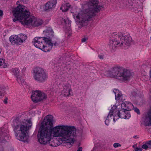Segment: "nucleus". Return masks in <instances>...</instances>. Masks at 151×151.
<instances>
[{"instance_id":"423d86ee","label":"nucleus","mask_w":151,"mask_h":151,"mask_svg":"<svg viewBox=\"0 0 151 151\" xmlns=\"http://www.w3.org/2000/svg\"><path fill=\"white\" fill-rule=\"evenodd\" d=\"M104 75L107 77L126 81L132 77L133 73L129 70L119 67H115L105 71Z\"/></svg>"},{"instance_id":"c85d7f7f","label":"nucleus","mask_w":151,"mask_h":151,"mask_svg":"<svg viewBox=\"0 0 151 151\" xmlns=\"http://www.w3.org/2000/svg\"><path fill=\"white\" fill-rule=\"evenodd\" d=\"M17 78V80L19 83L23 82V80H22V78L20 77V75L18 77H16Z\"/></svg>"},{"instance_id":"7ed1b4c3","label":"nucleus","mask_w":151,"mask_h":151,"mask_svg":"<svg viewBox=\"0 0 151 151\" xmlns=\"http://www.w3.org/2000/svg\"><path fill=\"white\" fill-rule=\"evenodd\" d=\"M99 3L97 0H89L85 5L86 8L78 13L76 16V19L81 23H86L91 20L103 7L102 6L99 5Z\"/></svg>"},{"instance_id":"f3484780","label":"nucleus","mask_w":151,"mask_h":151,"mask_svg":"<svg viewBox=\"0 0 151 151\" xmlns=\"http://www.w3.org/2000/svg\"><path fill=\"white\" fill-rule=\"evenodd\" d=\"M117 113L119 114L121 118L128 119L131 116V115L129 113L128 111H126L123 109L119 111L118 110Z\"/></svg>"},{"instance_id":"cd10ccee","label":"nucleus","mask_w":151,"mask_h":151,"mask_svg":"<svg viewBox=\"0 0 151 151\" xmlns=\"http://www.w3.org/2000/svg\"><path fill=\"white\" fill-rule=\"evenodd\" d=\"M146 119L147 122L151 125V111H149L148 114V116Z\"/></svg>"},{"instance_id":"c756f323","label":"nucleus","mask_w":151,"mask_h":151,"mask_svg":"<svg viewBox=\"0 0 151 151\" xmlns=\"http://www.w3.org/2000/svg\"><path fill=\"white\" fill-rule=\"evenodd\" d=\"M4 92V89L2 87H0V96H2Z\"/></svg>"},{"instance_id":"4be33fe9","label":"nucleus","mask_w":151,"mask_h":151,"mask_svg":"<svg viewBox=\"0 0 151 151\" xmlns=\"http://www.w3.org/2000/svg\"><path fill=\"white\" fill-rule=\"evenodd\" d=\"M53 42V45L55 47H60L62 45V42L59 39H56V40Z\"/></svg>"},{"instance_id":"2eb2a0df","label":"nucleus","mask_w":151,"mask_h":151,"mask_svg":"<svg viewBox=\"0 0 151 151\" xmlns=\"http://www.w3.org/2000/svg\"><path fill=\"white\" fill-rule=\"evenodd\" d=\"M63 90L62 91V93L65 96H68L70 94L71 91L70 86L69 84H66L63 86Z\"/></svg>"},{"instance_id":"20e7f679","label":"nucleus","mask_w":151,"mask_h":151,"mask_svg":"<svg viewBox=\"0 0 151 151\" xmlns=\"http://www.w3.org/2000/svg\"><path fill=\"white\" fill-rule=\"evenodd\" d=\"M32 125V122L30 119L20 121L19 119L17 118L14 120L12 127L16 138L24 142H27L28 138L27 133Z\"/></svg>"},{"instance_id":"4468645a","label":"nucleus","mask_w":151,"mask_h":151,"mask_svg":"<svg viewBox=\"0 0 151 151\" xmlns=\"http://www.w3.org/2000/svg\"><path fill=\"white\" fill-rule=\"evenodd\" d=\"M56 3V0H50L46 4L45 10L47 11L52 9L55 7Z\"/></svg>"},{"instance_id":"f257e3e1","label":"nucleus","mask_w":151,"mask_h":151,"mask_svg":"<svg viewBox=\"0 0 151 151\" xmlns=\"http://www.w3.org/2000/svg\"><path fill=\"white\" fill-rule=\"evenodd\" d=\"M53 118L50 115L45 117L37 135L38 142L41 144L45 145L50 140L52 136L59 137L61 141H65L71 145L76 136V128L64 125L53 127Z\"/></svg>"},{"instance_id":"72a5a7b5","label":"nucleus","mask_w":151,"mask_h":151,"mask_svg":"<svg viewBox=\"0 0 151 151\" xmlns=\"http://www.w3.org/2000/svg\"><path fill=\"white\" fill-rule=\"evenodd\" d=\"M134 109V111H135L138 114H140V112L139 110V109H137V108H134V107L133 109Z\"/></svg>"},{"instance_id":"f03ea898","label":"nucleus","mask_w":151,"mask_h":151,"mask_svg":"<svg viewBox=\"0 0 151 151\" xmlns=\"http://www.w3.org/2000/svg\"><path fill=\"white\" fill-rule=\"evenodd\" d=\"M14 15L15 19H13L14 22L19 20H22L21 22L23 24L29 27H38L43 23L41 20H37L34 17L30 16L29 12L27 8L23 5L17 6L14 10Z\"/></svg>"},{"instance_id":"412c9836","label":"nucleus","mask_w":151,"mask_h":151,"mask_svg":"<svg viewBox=\"0 0 151 151\" xmlns=\"http://www.w3.org/2000/svg\"><path fill=\"white\" fill-rule=\"evenodd\" d=\"M70 5L69 3H66L63 5L60 8V9H62L63 12H66L68 11L70 7Z\"/></svg>"},{"instance_id":"39448f33","label":"nucleus","mask_w":151,"mask_h":151,"mask_svg":"<svg viewBox=\"0 0 151 151\" xmlns=\"http://www.w3.org/2000/svg\"><path fill=\"white\" fill-rule=\"evenodd\" d=\"M111 36L109 41V47L113 50H115L117 47L123 46L126 47L131 45L132 39L129 35L115 32L112 34Z\"/></svg>"},{"instance_id":"37998d69","label":"nucleus","mask_w":151,"mask_h":151,"mask_svg":"<svg viewBox=\"0 0 151 151\" xmlns=\"http://www.w3.org/2000/svg\"><path fill=\"white\" fill-rule=\"evenodd\" d=\"M3 11L1 10H0V16H1L2 15H3Z\"/></svg>"},{"instance_id":"a878e982","label":"nucleus","mask_w":151,"mask_h":151,"mask_svg":"<svg viewBox=\"0 0 151 151\" xmlns=\"http://www.w3.org/2000/svg\"><path fill=\"white\" fill-rule=\"evenodd\" d=\"M20 39L21 40V41L22 43L23 41H25L27 38V36L25 35H23L22 34H20L18 35Z\"/></svg>"},{"instance_id":"1a4fd4ad","label":"nucleus","mask_w":151,"mask_h":151,"mask_svg":"<svg viewBox=\"0 0 151 151\" xmlns=\"http://www.w3.org/2000/svg\"><path fill=\"white\" fill-rule=\"evenodd\" d=\"M47 38L45 37H35L33 41V44L35 47L40 49L43 46V43L45 42V39Z\"/></svg>"},{"instance_id":"9b49d317","label":"nucleus","mask_w":151,"mask_h":151,"mask_svg":"<svg viewBox=\"0 0 151 151\" xmlns=\"http://www.w3.org/2000/svg\"><path fill=\"white\" fill-rule=\"evenodd\" d=\"M45 42L44 43L46 45L43 44V46H42L41 48H40L43 51L46 52L50 50L53 46V43L52 42L50 38H45Z\"/></svg>"},{"instance_id":"bb28decb","label":"nucleus","mask_w":151,"mask_h":151,"mask_svg":"<svg viewBox=\"0 0 151 151\" xmlns=\"http://www.w3.org/2000/svg\"><path fill=\"white\" fill-rule=\"evenodd\" d=\"M6 66L5 60L4 59H0V67L1 68H5Z\"/></svg>"},{"instance_id":"a211bd4d","label":"nucleus","mask_w":151,"mask_h":151,"mask_svg":"<svg viewBox=\"0 0 151 151\" xmlns=\"http://www.w3.org/2000/svg\"><path fill=\"white\" fill-rule=\"evenodd\" d=\"M0 140L1 141V143H4L8 140V137L6 136L5 130H0Z\"/></svg>"},{"instance_id":"393cba45","label":"nucleus","mask_w":151,"mask_h":151,"mask_svg":"<svg viewBox=\"0 0 151 151\" xmlns=\"http://www.w3.org/2000/svg\"><path fill=\"white\" fill-rule=\"evenodd\" d=\"M62 23H64L67 26L70 27V26L71 21L67 19L62 18L61 20Z\"/></svg>"},{"instance_id":"58836bf2","label":"nucleus","mask_w":151,"mask_h":151,"mask_svg":"<svg viewBox=\"0 0 151 151\" xmlns=\"http://www.w3.org/2000/svg\"><path fill=\"white\" fill-rule=\"evenodd\" d=\"M21 1L23 2L24 3H27L28 1L29 0H20Z\"/></svg>"},{"instance_id":"b1692460","label":"nucleus","mask_w":151,"mask_h":151,"mask_svg":"<svg viewBox=\"0 0 151 151\" xmlns=\"http://www.w3.org/2000/svg\"><path fill=\"white\" fill-rule=\"evenodd\" d=\"M46 32L47 33V35L50 38V37L53 36V32L52 29L50 28H48L46 30Z\"/></svg>"},{"instance_id":"5701e85b","label":"nucleus","mask_w":151,"mask_h":151,"mask_svg":"<svg viewBox=\"0 0 151 151\" xmlns=\"http://www.w3.org/2000/svg\"><path fill=\"white\" fill-rule=\"evenodd\" d=\"M12 72L15 77H18L20 76V70L17 68H15L12 69Z\"/></svg>"},{"instance_id":"09e8293b","label":"nucleus","mask_w":151,"mask_h":151,"mask_svg":"<svg viewBox=\"0 0 151 151\" xmlns=\"http://www.w3.org/2000/svg\"><path fill=\"white\" fill-rule=\"evenodd\" d=\"M133 148H134V145H133Z\"/></svg>"},{"instance_id":"de8ad7c7","label":"nucleus","mask_w":151,"mask_h":151,"mask_svg":"<svg viewBox=\"0 0 151 151\" xmlns=\"http://www.w3.org/2000/svg\"><path fill=\"white\" fill-rule=\"evenodd\" d=\"M138 137L137 136H134V138L135 139L138 138Z\"/></svg>"},{"instance_id":"aec40b11","label":"nucleus","mask_w":151,"mask_h":151,"mask_svg":"<svg viewBox=\"0 0 151 151\" xmlns=\"http://www.w3.org/2000/svg\"><path fill=\"white\" fill-rule=\"evenodd\" d=\"M49 145L52 147H55L58 146L59 145V142L57 140H55L51 141V140L47 142Z\"/></svg>"},{"instance_id":"a18cd8bd","label":"nucleus","mask_w":151,"mask_h":151,"mask_svg":"<svg viewBox=\"0 0 151 151\" xmlns=\"http://www.w3.org/2000/svg\"><path fill=\"white\" fill-rule=\"evenodd\" d=\"M19 1H17V3H16V4L17 5H18V6H19V5H22V4H19Z\"/></svg>"},{"instance_id":"473e14b6","label":"nucleus","mask_w":151,"mask_h":151,"mask_svg":"<svg viewBox=\"0 0 151 151\" xmlns=\"http://www.w3.org/2000/svg\"><path fill=\"white\" fill-rule=\"evenodd\" d=\"M146 144L150 148H151V140L147 141Z\"/></svg>"},{"instance_id":"c03bdc74","label":"nucleus","mask_w":151,"mask_h":151,"mask_svg":"<svg viewBox=\"0 0 151 151\" xmlns=\"http://www.w3.org/2000/svg\"><path fill=\"white\" fill-rule=\"evenodd\" d=\"M26 69V68L25 67H24L22 70V71L24 72V71Z\"/></svg>"},{"instance_id":"6ab92c4d","label":"nucleus","mask_w":151,"mask_h":151,"mask_svg":"<svg viewBox=\"0 0 151 151\" xmlns=\"http://www.w3.org/2000/svg\"><path fill=\"white\" fill-rule=\"evenodd\" d=\"M113 91L115 94V98L116 101L122 100V93L119 90L114 89Z\"/></svg>"},{"instance_id":"79ce46f5","label":"nucleus","mask_w":151,"mask_h":151,"mask_svg":"<svg viewBox=\"0 0 151 151\" xmlns=\"http://www.w3.org/2000/svg\"><path fill=\"white\" fill-rule=\"evenodd\" d=\"M132 95L133 96H135L136 95V93L135 92L133 91L132 93Z\"/></svg>"},{"instance_id":"ea45409f","label":"nucleus","mask_w":151,"mask_h":151,"mask_svg":"<svg viewBox=\"0 0 151 151\" xmlns=\"http://www.w3.org/2000/svg\"><path fill=\"white\" fill-rule=\"evenodd\" d=\"M104 56L103 55H98V57L100 59H103Z\"/></svg>"},{"instance_id":"6e6552de","label":"nucleus","mask_w":151,"mask_h":151,"mask_svg":"<svg viewBox=\"0 0 151 151\" xmlns=\"http://www.w3.org/2000/svg\"><path fill=\"white\" fill-rule=\"evenodd\" d=\"M47 98L46 95L39 91L37 90L32 92L31 96V98L32 101L35 102H37Z\"/></svg>"},{"instance_id":"49530a36","label":"nucleus","mask_w":151,"mask_h":151,"mask_svg":"<svg viewBox=\"0 0 151 151\" xmlns=\"http://www.w3.org/2000/svg\"><path fill=\"white\" fill-rule=\"evenodd\" d=\"M150 78H151V69L150 70Z\"/></svg>"},{"instance_id":"2f4dec72","label":"nucleus","mask_w":151,"mask_h":151,"mask_svg":"<svg viewBox=\"0 0 151 151\" xmlns=\"http://www.w3.org/2000/svg\"><path fill=\"white\" fill-rule=\"evenodd\" d=\"M149 147H150L148 146L146 144H145L143 145L142 146V148L145 150H147Z\"/></svg>"},{"instance_id":"e433bc0d","label":"nucleus","mask_w":151,"mask_h":151,"mask_svg":"<svg viewBox=\"0 0 151 151\" xmlns=\"http://www.w3.org/2000/svg\"><path fill=\"white\" fill-rule=\"evenodd\" d=\"M87 38L86 37H84L82 39V42H85L87 40Z\"/></svg>"},{"instance_id":"c9c22d12","label":"nucleus","mask_w":151,"mask_h":151,"mask_svg":"<svg viewBox=\"0 0 151 151\" xmlns=\"http://www.w3.org/2000/svg\"><path fill=\"white\" fill-rule=\"evenodd\" d=\"M7 100L8 98H5L4 99L3 101L4 103L5 104H7Z\"/></svg>"},{"instance_id":"ddd939ff","label":"nucleus","mask_w":151,"mask_h":151,"mask_svg":"<svg viewBox=\"0 0 151 151\" xmlns=\"http://www.w3.org/2000/svg\"><path fill=\"white\" fill-rule=\"evenodd\" d=\"M122 109L128 111L133 109L134 106L132 104L129 102H125L121 104Z\"/></svg>"},{"instance_id":"a19ab883","label":"nucleus","mask_w":151,"mask_h":151,"mask_svg":"<svg viewBox=\"0 0 151 151\" xmlns=\"http://www.w3.org/2000/svg\"><path fill=\"white\" fill-rule=\"evenodd\" d=\"M82 147H79L78 150H77V151H82Z\"/></svg>"},{"instance_id":"4c0bfd02","label":"nucleus","mask_w":151,"mask_h":151,"mask_svg":"<svg viewBox=\"0 0 151 151\" xmlns=\"http://www.w3.org/2000/svg\"><path fill=\"white\" fill-rule=\"evenodd\" d=\"M105 124L107 125H108L109 124V121L108 120H107V119H106V121L105 122Z\"/></svg>"},{"instance_id":"9d476101","label":"nucleus","mask_w":151,"mask_h":151,"mask_svg":"<svg viewBox=\"0 0 151 151\" xmlns=\"http://www.w3.org/2000/svg\"><path fill=\"white\" fill-rule=\"evenodd\" d=\"M45 42L44 43L46 45L43 44V46H42L41 48H40L43 51L46 52L50 50L53 46V43L52 42L50 38H45Z\"/></svg>"},{"instance_id":"f8f14e48","label":"nucleus","mask_w":151,"mask_h":151,"mask_svg":"<svg viewBox=\"0 0 151 151\" xmlns=\"http://www.w3.org/2000/svg\"><path fill=\"white\" fill-rule=\"evenodd\" d=\"M116 108L117 107L116 106L114 105L111 108L110 112L107 116L108 118L109 116L111 117L112 116H113V119L114 122H115L117 119L120 118L119 114L117 113L118 110L116 109Z\"/></svg>"},{"instance_id":"7c9ffc66","label":"nucleus","mask_w":151,"mask_h":151,"mask_svg":"<svg viewBox=\"0 0 151 151\" xmlns=\"http://www.w3.org/2000/svg\"><path fill=\"white\" fill-rule=\"evenodd\" d=\"M113 146L114 147L116 148L119 147H120L121 146V145L119 143H115L114 144Z\"/></svg>"},{"instance_id":"0eeeda50","label":"nucleus","mask_w":151,"mask_h":151,"mask_svg":"<svg viewBox=\"0 0 151 151\" xmlns=\"http://www.w3.org/2000/svg\"><path fill=\"white\" fill-rule=\"evenodd\" d=\"M47 78L46 74L43 68L38 67L34 69L33 78L35 81L42 82L46 80Z\"/></svg>"},{"instance_id":"f704fd0d","label":"nucleus","mask_w":151,"mask_h":151,"mask_svg":"<svg viewBox=\"0 0 151 151\" xmlns=\"http://www.w3.org/2000/svg\"><path fill=\"white\" fill-rule=\"evenodd\" d=\"M134 150L135 151H137L138 150L142 151V148L141 147L138 148L137 147H136L134 148Z\"/></svg>"},{"instance_id":"dca6fc26","label":"nucleus","mask_w":151,"mask_h":151,"mask_svg":"<svg viewBox=\"0 0 151 151\" xmlns=\"http://www.w3.org/2000/svg\"><path fill=\"white\" fill-rule=\"evenodd\" d=\"M10 42L13 45H20L22 43L21 40L20 39L19 36L14 35L11 36L9 38Z\"/></svg>"}]
</instances>
